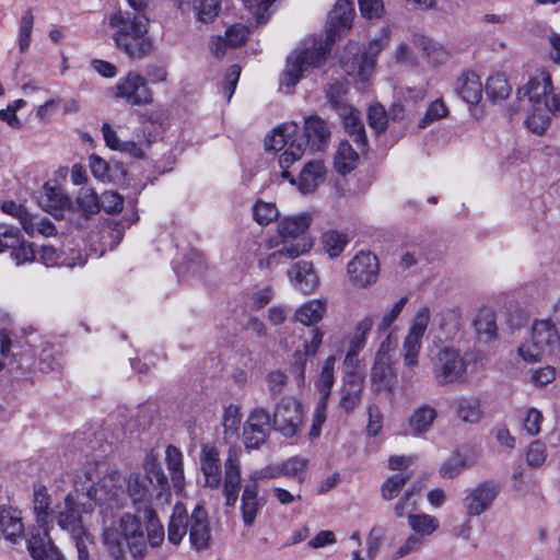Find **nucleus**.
Returning a JSON list of instances; mask_svg holds the SVG:
<instances>
[{
	"label": "nucleus",
	"mask_w": 560,
	"mask_h": 560,
	"mask_svg": "<svg viewBox=\"0 0 560 560\" xmlns=\"http://www.w3.org/2000/svg\"><path fill=\"white\" fill-rule=\"evenodd\" d=\"M61 366L62 358L59 352L51 348L43 349L38 362V368L42 372L58 371Z\"/></svg>",
	"instance_id": "nucleus-58"
},
{
	"label": "nucleus",
	"mask_w": 560,
	"mask_h": 560,
	"mask_svg": "<svg viewBox=\"0 0 560 560\" xmlns=\"http://www.w3.org/2000/svg\"><path fill=\"white\" fill-rule=\"evenodd\" d=\"M455 413L465 423H478L483 417L480 399L474 396L459 397L455 401Z\"/></svg>",
	"instance_id": "nucleus-31"
},
{
	"label": "nucleus",
	"mask_w": 560,
	"mask_h": 560,
	"mask_svg": "<svg viewBox=\"0 0 560 560\" xmlns=\"http://www.w3.org/2000/svg\"><path fill=\"white\" fill-rule=\"evenodd\" d=\"M143 518L145 520V528L148 532L147 542L151 546L156 547L163 541L164 530L162 525L159 523L156 513L151 508H145L143 511Z\"/></svg>",
	"instance_id": "nucleus-43"
},
{
	"label": "nucleus",
	"mask_w": 560,
	"mask_h": 560,
	"mask_svg": "<svg viewBox=\"0 0 560 560\" xmlns=\"http://www.w3.org/2000/svg\"><path fill=\"white\" fill-rule=\"evenodd\" d=\"M192 10L199 22L210 23L221 10V0H192Z\"/></svg>",
	"instance_id": "nucleus-42"
},
{
	"label": "nucleus",
	"mask_w": 560,
	"mask_h": 560,
	"mask_svg": "<svg viewBox=\"0 0 560 560\" xmlns=\"http://www.w3.org/2000/svg\"><path fill=\"white\" fill-rule=\"evenodd\" d=\"M511 85L504 74L495 73L488 78L486 83V94L492 102L503 101L511 93Z\"/></svg>",
	"instance_id": "nucleus-39"
},
{
	"label": "nucleus",
	"mask_w": 560,
	"mask_h": 560,
	"mask_svg": "<svg viewBox=\"0 0 560 560\" xmlns=\"http://www.w3.org/2000/svg\"><path fill=\"white\" fill-rule=\"evenodd\" d=\"M225 483L241 485V467L234 450L229 451V456L224 464V478Z\"/></svg>",
	"instance_id": "nucleus-55"
},
{
	"label": "nucleus",
	"mask_w": 560,
	"mask_h": 560,
	"mask_svg": "<svg viewBox=\"0 0 560 560\" xmlns=\"http://www.w3.org/2000/svg\"><path fill=\"white\" fill-rule=\"evenodd\" d=\"M410 477L409 474H397L388 477L381 488L382 498L387 501L396 498Z\"/></svg>",
	"instance_id": "nucleus-46"
},
{
	"label": "nucleus",
	"mask_w": 560,
	"mask_h": 560,
	"mask_svg": "<svg viewBox=\"0 0 560 560\" xmlns=\"http://www.w3.org/2000/svg\"><path fill=\"white\" fill-rule=\"evenodd\" d=\"M188 516L185 515L182 506L177 505L174 509V513L170 520L168 528H167V538L168 540L177 545L182 541L184 535L188 530V526L186 525Z\"/></svg>",
	"instance_id": "nucleus-41"
},
{
	"label": "nucleus",
	"mask_w": 560,
	"mask_h": 560,
	"mask_svg": "<svg viewBox=\"0 0 560 560\" xmlns=\"http://www.w3.org/2000/svg\"><path fill=\"white\" fill-rule=\"evenodd\" d=\"M27 549L34 560H65L46 529L31 535Z\"/></svg>",
	"instance_id": "nucleus-21"
},
{
	"label": "nucleus",
	"mask_w": 560,
	"mask_h": 560,
	"mask_svg": "<svg viewBox=\"0 0 560 560\" xmlns=\"http://www.w3.org/2000/svg\"><path fill=\"white\" fill-rule=\"evenodd\" d=\"M415 45L421 49L428 62L433 66H440L450 58L448 50L439 42L423 35L416 36Z\"/></svg>",
	"instance_id": "nucleus-29"
},
{
	"label": "nucleus",
	"mask_w": 560,
	"mask_h": 560,
	"mask_svg": "<svg viewBox=\"0 0 560 560\" xmlns=\"http://www.w3.org/2000/svg\"><path fill=\"white\" fill-rule=\"evenodd\" d=\"M373 325L374 320L372 316H365L357 323L350 339L348 355H354L364 348L366 336L371 331Z\"/></svg>",
	"instance_id": "nucleus-40"
},
{
	"label": "nucleus",
	"mask_w": 560,
	"mask_h": 560,
	"mask_svg": "<svg viewBox=\"0 0 560 560\" xmlns=\"http://www.w3.org/2000/svg\"><path fill=\"white\" fill-rule=\"evenodd\" d=\"M115 97L122 98L133 106H145L153 103V92L148 80L141 74L130 71L120 78L113 88Z\"/></svg>",
	"instance_id": "nucleus-10"
},
{
	"label": "nucleus",
	"mask_w": 560,
	"mask_h": 560,
	"mask_svg": "<svg viewBox=\"0 0 560 560\" xmlns=\"http://www.w3.org/2000/svg\"><path fill=\"white\" fill-rule=\"evenodd\" d=\"M326 96L330 103V105L338 112L343 110L347 112V103L345 101V95L347 92L345 83L334 80L328 82L326 89Z\"/></svg>",
	"instance_id": "nucleus-45"
},
{
	"label": "nucleus",
	"mask_w": 560,
	"mask_h": 560,
	"mask_svg": "<svg viewBox=\"0 0 560 560\" xmlns=\"http://www.w3.org/2000/svg\"><path fill=\"white\" fill-rule=\"evenodd\" d=\"M288 277L295 289L304 294L312 293L318 287V276L310 261L300 260L289 270Z\"/></svg>",
	"instance_id": "nucleus-18"
},
{
	"label": "nucleus",
	"mask_w": 560,
	"mask_h": 560,
	"mask_svg": "<svg viewBox=\"0 0 560 560\" xmlns=\"http://www.w3.org/2000/svg\"><path fill=\"white\" fill-rule=\"evenodd\" d=\"M348 234L336 230H328L322 235V244L325 253L330 258L338 257L349 244Z\"/></svg>",
	"instance_id": "nucleus-37"
},
{
	"label": "nucleus",
	"mask_w": 560,
	"mask_h": 560,
	"mask_svg": "<svg viewBox=\"0 0 560 560\" xmlns=\"http://www.w3.org/2000/svg\"><path fill=\"white\" fill-rule=\"evenodd\" d=\"M430 316L429 307L423 306L416 313L411 320L401 348L404 365L407 368L417 366L419 363L422 338L428 328Z\"/></svg>",
	"instance_id": "nucleus-9"
},
{
	"label": "nucleus",
	"mask_w": 560,
	"mask_h": 560,
	"mask_svg": "<svg viewBox=\"0 0 560 560\" xmlns=\"http://www.w3.org/2000/svg\"><path fill=\"white\" fill-rule=\"evenodd\" d=\"M408 525L413 532L412 534L418 535L423 539L424 537L434 534L439 529L440 523L435 516L430 514L408 513Z\"/></svg>",
	"instance_id": "nucleus-35"
},
{
	"label": "nucleus",
	"mask_w": 560,
	"mask_h": 560,
	"mask_svg": "<svg viewBox=\"0 0 560 560\" xmlns=\"http://www.w3.org/2000/svg\"><path fill=\"white\" fill-rule=\"evenodd\" d=\"M438 415V410L429 404H422L415 408L408 419L409 434L412 436H421L429 432Z\"/></svg>",
	"instance_id": "nucleus-23"
},
{
	"label": "nucleus",
	"mask_w": 560,
	"mask_h": 560,
	"mask_svg": "<svg viewBox=\"0 0 560 560\" xmlns=\"http://www.w3.org/2000/svg\"><path fill=\"white\" fill-rule=\"evenodd\" d=\"M254 219L260 225H267L278 217V210L273 203L257 201L254 206Z\"/></svg>",
	"instance_id": "nucleus-59"
},
{
	"label": "nucleus",
	"mask_w": 560,
	"mask_h": 560,
	"mask_svg": "<svg viewBox=\"0 0 560 560\" xmlns=\"http://www.w3.org/2000/svg\"><path fill=\"white\" fill-rule=\"evenodd\" d=\"M276 0H242L258 23H265L270 16V8Z\"/></svg>",
	"instance_id": "nucleus-57"
},
{
	"label": "nucleus",
	"mask_w": 560,
	"mask_h": 560,
	"mask_svg": "<svg viewBox=\"0 0 560 560\" xmlns=\"http://www.w3.org/2000/svg\"><path fill=\"white\" fill-rule=\"evenodd\" d=\"M240 408L235 405H230L224 409L222 425L224 429L225 439L236 438L241 425Z\"/></svg>",
	"instance_id": "nucleus-44"
},
{
	"label": "nucleus",
	"mask_w": 560,
	"mask_h": 560,
	"mask_svg": "<svg viewBox=\"0 0 560 560\" xmlns=\"http://www.w3.org/2000/svg\"><path fill=\"white\" fill-rule=\"evenodd\" d=\"M335 363L336 359L334 355H329L322 366L319 378L317 381V389L319 393V399L329 400L331 388L335 383Z\"/></svg>",
	"instance_id": "nucleus-38"
},
{
	"label": "nucleus",
	"mask_w": 560,
	"mask_h": 560,
	"mask_svg": "<svg viewBox=\"0 0 560 560\" xmlns=\"http://www.w3.org/2000/svg\"><path fill=\"white\" fill-rule=\"evenodd\" d=\"M372 389L376 393H393L395 386L394 369L385 355L377 357L371 371Z\"/></svg>",
	"instance_id": "nucleus-24"
},
{
	"label": "nucleus",
	"mask_w": 560,
	"mask_h": 560,
	"mask_svg": "<svg viewBox=\"0 0 560 560\" xmlns=\"http://www.w3.org/2000/svg\"><path fill=\"white\" fill-rule=\"evenodd\" d=\"M50 499L45 488L35 490L34 492V511L37 515V521L45 524L48 516Z\"/></svg>",
	"instance_id": "nucleus-61"
},
{
	"label": "nucleus",
	"mask_w": 560,
	"mask_h": 560,
	"mask_svg": "<svg viewBox=\"0 0 560 560\" xmlns=\"http://www.w3.org/2000/svg\"><path fill=\"white\" fill-rule=\"evenodd\" d=\"M468 361L452 346L438 350L432 360V375L440 386L464 385L468 380Z\"/></svg>",
	"instance_id": "nucleus-6"
},
{
	"label": "nucleus",
	"mask_w": 560,
	"mask_h": 560,
	"mask_svg": "<svg viewBox=\"0 0 560 560\" xmlns=\"http://www.w3.org/2000/svg\"><path fill=\"white\" fill-rule=\"evenodd\" d=\"M517 354L526 363L538 362L542 357L548 355L533 338L518 346Z\"/></svg>",
	"instance_id": "nucleus-51"
},
{
	"label": "nucleus",
	"mask_w": 560,
	"mask_h": 560,
	"mask_svg": "<svg viewBox=\"0 0 560 560\" xmlns=\"http://www.w3.org/2000/svg\"><path fill=\"white\" fill-rule=\"evenodd\" d=\"M265 498L259 495L258 485L248 482L243 489L241 497L242 520L246 527H252L265 506Z\"/></svg>",
	"instance_id": "nucleus-17"
},
{
	"label": "nucleus",
	"mask_w": 560,
	"mask_h": 560,
	"mask_svg": "<svg viewBox=\"0 0 560 560\" xmlns=\"http://www.w3.org/2000/svg\"><path fill=\"white\" fill-rule=\"evenodd\" d=\"M380 271L377 257L372 253H358L347 266L350 280L358 287L366 288L376 282Z\"/></svg>",
	"instance_id": "nucleus-13"
},
{
	"label": "nucleus",
	"mask_w": 560,
	"mask_h": 560,
	"mask_svg": "<svg viewBox=\"0 0 560 560\" xmlns=\"http://www.w3.org/2000/svg\"><path fill=\"white\" fill-rule=\"evenodd\" d=\"M95 471L91 468L78 472L73 480L74 491L68 493L62 504L52 511V520L75 542L78 559L89 560L88 542L90 533L84 524V515L98 508V516L103 525V542L116 560L122 557L119 535L113 524L116 512L121 506V477L118 471L105 474L94 482Z\"/></svg>",
	"instance_id": "nucleus-1"
},
{
	"label": "nucleus",
	"mask_w": 560,
	"mask_h": 560,
	"mask_svg": "<svg viewBox=\"0 0 560 560\" xmlns=\"http://www.w3.org/2000/svg\"><path fill=\"white\" fill-rule=\"evenodd\" d=\"M144 474L133 472L127 479V493L139 512L151 508L153 497L156 500H168L170 485L161 463L155 454L149 453L143 460Z\"/></svg>",
	"instance_id": "nucleus-5"
},
{
	"label": "nucleus",
	"mask_w": 560,
	"mask_h": 560,
	"mask_svg": "<svg viewBox=\"0 0 560 560\" xmlns=\"http://www.w3.org/2000/svg\"><path fill=\"white\" fill-rule=\"evenodd\" d=\"M272 425L270 413L267 409L257 407L248 415L243 428V441L247 450H257L269 438Z\"/></svg>",
	"instance_id": "nucleus-12"
},
{
	"label": "nucleus",
	"mask_w": 560,
	"mask_h": 560,
	"mask_svg": "<svg viewBox=\"0 0 560 560\" xmlns=\"http://www.w3.org/2000/svg\"><path fill=\"white\" fill-rule=\"evenodd\" d=\"M368 119L370 127L376 132H383L387 126V116L385 108L380 105H371L368 110Z\"/></svg>",
	"instance_id": "nucleus-60"
},
{
	"label": "nucleus",
	"mask_w": 560,
	"mask_h": 560,
	"mask_svg": "<svg viewBox=\"0 0 560 560\" xmlns=\"http://www.w3.org/2000/svg\"><path fill=\"white\" fill-rule=\"evenodd\" d=\"M248 34V27L244 24L237 23L226 28L224 37L229 47L235 48L245 43Z\"/></svg>",
	"instance_id": "nucleus-62"
},
{
	"label": "nucleus",
	"mask_w": 560,
	"mask_h": 560,
	"mask_svg": "<svg viewBox=\"0 0 560 560\" xmlns=\"http://www.w3.org/2000/svg\"><path fill=\"white\" fill-rule=\"evenodd\" d=\"M354 15L352 2L338 0L328 15L326 39L314 42L311 47L295 49L287 59L280 84L291 89L304 72L320 67L327 59L332 44L350 30Z\"/></svg>",
	"instance_id": "nucleus-2"
},
{
	"label": "nucleus",
	"mask_w": 560,
	"mask_h": 560,
	"mask_svg": "<svg viewBox=\"0 0 560 560\" xmlns=\"http://www.w3.org/2000/svg\"><path fill=\"white\" fill-rule=\"evenodd\" d=\"M552 80L546 70H540L528 80L526 85L520 90L524 96H528L533 106H541L542 101L552 92Z\"/></svg>",
	"instance_id": "nucleus-22"
},
{
	"label": "nucleus",
	"mask_w": 560,
	"mask_h": 560,
	"mask_svg": "<svg viewBox=\"0 0 560 560\" xmlns=\"http://www.w3.org/2000/svg\"><path fill=\"white\" fill-rule=\"evenodd\" d=\"M326 168L322 161L308 162L299 176V189L302 194L313 192L325 180Z\"/></svg>",
	"instance_id": "nucleus-26"
},
{
	"label": "nucleus",
	"mask_w": 560,
	"mask_h": 560,
	"mask_svg": "<svg viewBox=\"0 0 560 560\" xmlns=\"http://www.w3.org/2000/svg\"><path fill=\"white\" fill-rule=\"evenodd\" d=\"M23 240V235L18 228L4 224L0 225V253L9 249L12 252Z\"/></svg>",
	"instance_id": "nucleus-49"
},
{
	"label": "nucleus",
	"mask_w": 560,
	"mask_h": 560,
	"mask_svg": "<svg viewBox=\"0 0 560 560\" xmlns=\"http://www.w3.org/2000/svg\"><path fill=\"white\" fill-rule=\"evenodd\" d=\"M33 25L34 15L32 10L28 9L23 13L19 25V48L22 52L26 51L31 46Z\"/></svg>",
	"instance_id": "nucleus-48"
},
{
	"label": "nucleus",
	"mask_w": 560,
	"mask_h": 560,
	"mask_svg": "<svg viewBox=\"0 0 560 560\" xmlns=\"http://www.w3.org/2000/svg\"><path fill=\"white\" fill-rule=\"evenodd\" d=\"M24 533L20 514L15 510L0 509V535L11 542H16Z\"/></svg>",
	"instance_id": "nucleus-28"
},
{
	"label": "nucleus",
	"mask_w": 560,
	"mask_h": 560,
	"mask_svg": "<svg viewBox=\"0 0 560 560\" xmlns=\"http://www.w3.org/2000/svg\"><path fill=\"white\" fill-rule=\"evenodd\" d=\"M77 203L84 214H94L100 210L98 197L91 188L80 189Z\"/></svg>",
	"instance_id": "nucleus-53"
},
{
	"label": "nucleus",
	"mask_w": 560,
	"mask_h": 560,
	"mask_svg": "<svg viewBox=\"0 0 560 560\" xmlns=\"http://www.w3.org/2000/svg\"><path fill=\"white\" fill-rule=\"evenodd\" d=\"M364 377L358 372H349L339 388V407L347 413L353 412L362 401Z\"/></svg>",
	"instance_id": "nucleus-16"
},
{
	"label": "nucleus",
	"mask_w": 560,
	"mask_h": 560,
	"mask_svg": "<svg viewBox=\"0 0 560 560\" xmlns=\"http://www.w3.org/2000/svg\"><path fill=\"white\" fill-rule=\"evenodd\" d=\"M307 465L308 460L306 458L299 456L291 457L282 463L283 476L298 478V480L302 482Z\"/></svg>",
	"instance_id": "nucleus-54"
},
{
	"label": "nucleus",
	"mask_w": 560,
	"mask_h": 560,
	"mask_svg": "<svg viewBox=\"0 0 560 560\" xmlns=\"http://www.w3.org/2000/svg\"><path fill=\"white\" fill-rule=\"evenodd\" d=\"M307 252V244L304 242H299L288 245H282V248L279 250H276L268 255L265 258H261L258 260V266L261 269L265 268H272L273 266H277L281 262H283V258L285 259H294L299 257L300 255Z\"/></svg>",
	"instance_id": "nucleus-32"
},
{
	"label": "nucleus",
	"mask_w": 560,
	"mask_h": 560,
	"mask_svg": "<svg viewBox=\"0 0 560 560\" xmlns=\"http://www.w3.org/2000/svg\"><path fill=\"white\" fill-rule=\"evenodd\" d=\"M39 260L47 267L62 265L70 268H73L75 266H83L86 262L85 257H83L80 253H77L75 257L73 256L71 258H63L62 260H60V256L57 249L48 245H44L42 247Z\"/></svg>",
	"instance_id": "nucleus-36"
},
{
	"label": "nucleus",
	"mask_w": 560,
	"mask_h": 560,
	"mask_svg": "<svg viewBox=\"0 0 560 560\" xmlns=\"http://www.w3.org/2000/svg\"><path fill=\"white\" fill-rule=\"evenodd\" d=\"M423 546V539L418 535L410 534L390 555V560H398L416 553Z\"/></svg>",
	"instance_id": "nucleus-52"
},
{
	"label": "nucleus",
	"mask_w": 560,
	"mask_h": 560,
	"mask_svg": "<svg viewBox=\"0 0 560 560\" xmlns=\"http://www.w3.org/2000/svg\"><path fill=\"white\" fill-rule=\"evenodd\" d=\"M326 308V300H310L295 311V319L306 326L315 325L324 317Z\"/></svg>",
	"instance_id": "nucleus-33"
},
{
	"label": "nucleus",
	"mask_w": 560,
	"mask_h": 560,
	"mask_svg": "<svg viewBox=\"0 0 560 560\" xmlns=\"http://www.w3.org/2000/svg\"><path fill=\"white\" fill-rule=\"evenodd\" d=\"M191 546L196 550H206L211 545V529L206 509L198 504L186 521Z\"/></svg>",
	"instance_id": "nucleus-14"
},
{
	"label": "nucleus",
	"mask_w": 560,
	"mask_h": 560,
	"mask_svg": "<svg viewBox=\"0 0 560 560\" xmlns=\"http://www.w3.org/2000/svg\"><path fill=\"white\" fill-rule=\"evenodd\" d=\"M456 92L468 104L475 105L481 100L482 83L475 72L464 73L456 84Z\"/></svg>",
	"instance_id": "nucleus-27"
},
{
	"label": "nucleus",
	"mask_w": 560,
	"mask_h": 560,
	"mask_svg": "<svg viewBox=\"0 0 560 560\" xmlns=\"http://www.w3.org/2000/svg\"><path fill=\"white\" fill-rule=\"evenodd\" d=\"M549 124L550 117L542 110L541 106H533L526 119L527 128L536 135H542L549 127Z\"/></svg>",
	"instance_id": "nucleus-47"
},
{
	"label": "nucleus",
	"mask_w": 560,
	"mask_h": 560,
	"mask_svg": "<svg viewBox=\"0 0 560 560\" xmlns=\"http://www.w3.org/2000/svg\"><path fill=\"white\" fill-rule=\"evenodd\" d=\"M201 471L206 486L218 488L222 479L221 460L218 448L211 444H205L200 453Z\"/></svg>",
	"instance_id": "nucleus-19"
},
{
	"label": "nucleus",
	"mask_w": 560,
	"mask_h": 560,
	"mask_svg": "<svg viewBox=\"0 0 560 560\" xmlns=\"http://www.w3.org/2000/svg\"><path fill=\"white\" fill-rule=\"evenodd\" d=\"M312 222V217L308 213H301L293 217H287L279 221L277 238L268 241V247H277L279 245H288L304 242L307 244V250L311 248L312 243L304 236Z\"/></svg>",
	"instance_id": "nucleus-11"
},
{
	"label": "nucleus",
	"mask_w": 560,
	"mask_h": 560,
	"mask_svg": "<svg viewBox=\"0 0 560 560\" xmlns=\"http://www.w3.org/2000/svg\"><path fill=\"white\" fill-rule=\"evenodd\" d=\"M447 115L448 108L441 98H438L429 105L424 116L420 119L418 127L424 129L429 125L446 117Z\"/></svg>",
	"instance_id": "nucleus-50"
},
{
	"label": "nucleus",
	"mask_w": 560,
	"mask_h": 560,
	"mask_svg": "<svg viewBox=\"0 0 560 560\" xmlns=\"http://www.w3.org/2000/svg\"><path fill=\"white\" fill-rule=\"evenodd\" d=\"M338 114L342 117L345 129L352 141L357 144V149L362 153L366 152L368 140L360 112L347 105V112L338 110Z\"/></svg>",
	"instance_id": "nucleus-25"
},
{
	"label": "nucleus",
	"mask_w": 560,
	"mask_h": 560,
	"mask_svg": "<svg viewBox=\"0 0 560 560\" xmlns=\"http://www.w3.org/2000/svg\"><path fill=\"white\" fill-rule=\"evenodd\" d=\"M388 40L389 33L387 30H383L381 36L371 40L361 56L352 59L347 56L342 57L340 62L345 72L366 80L375 67L378 54L387 46Z\"/></svg>",
	"instance_id": "nucleus-8"
},
{
	"label": "nucleus",
	"mask_w": 560,
	"mask_h": 560,
	"mask_svg": "<svg viewBox=\"0 0 560 560\" xmlns=\"http://www.w3.org/2000/svg\"><path fill=\"white\" fill-rule=\"evenodd\" d=\"M532 338L547 354L560 349V335L550 319H536L532 326Z\"/></svg>",
	"instance_id": "nucleus-20"
},
{
	"label": "nucleus",
	"mask_w": 560,
	"mask_h": 560,
	"mask_svg": "<svg viewBox=\"0 0 560 560\" xmlns=\"http://www.w3.org/2000/svg\"><path fill=\"white\" fill-rule=\"evenodd\" d=\"M46 197L47 202L44 203V207L48 212H51L52 214H56L58 211L66 209L70 206V199L60 191H57L55 189H50L46 194Z\"/></svg>",
	"instance_id": "nucleus-63"
},
{
	"label": "nucleus",
	"mask_w": 560,
	"mask_h": 560,
	"mask_svg": "<svg viewBox=\"0 0 560 560\" xmlns=\"http://www.w3.org/2000/svg\"><path fill=\"white\" fill-rule=\"evenodd\" d=\"M145 10L124 11L108 16V25L114 30L113 39L119 50L130 59L141 60L154 50V42L149 35V18Z\"/></svg>",
	"instance_id": "nucleus-4"
},
{
	"label": "nucleus",
	"mask_w": 560,
	"mask_h": 560,
	"mask_svg": "<svg viewBox=\"0 0 560 560\" xmlns=\"http://www.w3.org/2000/svg\"><path fill=\"white\" fill-rule=\"evenodd\" d=\"M165 463L171 475L173 487L182 491L185 485L183 454L178 447L168 445L165 450Z\"/></svg>",
	"instance_id": "nucleus-30"
},
{
	"label": "nucleus",
	"mask_w": 560,
	"mask_h": 560,
	"mask_svg": "<svg viewBox=\"0 0 560 560\" xmlns=\"http://www.w3.org/2000/svg\"><path fill=\"white\" fill-rule=\"evenodd\" d=\"M499 494L498 485L492 481H483L470 489L465 499L464 508L470 516H478L490 509Z\"/></svg>",
	"instance_id": "nucleus-15"
},
{
	"label": "nucleus",
	"mask_w": 560,
	"mask_h": 560,
	"mask_svg": "<svg viewBox=\"0 0 560 560\" xmlns=\"http://www.w3.org/2000/svg\"><path fill=\"white\" fill-rule=\"evenodd\" d=\"M271 421L272 428L282 436L294 438L303 427L304 409L295 398L284 397L276 405Z\"/></svg>",
	"instance_id": "nucleus-7"
},
{
	"label": "nucleus",
	"mask_w": 560,
	"mask_h": 560,
	"mask_svg": "<svg viewBox=\"0 0 560 560\" xmlns=\"http://www.w3.org/2000/svg\"><path fill=\"white\" fill-rule=\"evenodd\" d=\"M11 257L18 266L32 262L35 259L33 244L27 243L25 240L21 241V244L11 252Z\"/></svg>",
	"instance_id": "nucleus-64"
},
{
	"label": "nucleus",
	"mask_w": 560,
	"mask_h": 560,
	"mask_svg": "<svg viewBox=\"0 0 560 560\" xmlns=\"http://www.w3.org/2000/svg\"><path fill=\"white\" fill-rule=\"evenodd\" d=\"M465 468V458L460 454L455 453L441 466L440 474L443 478L452 479L458 476Z\"/></svg>",
	"instance_id": "nucleus-56"
},
{
	"label": "nucleus",
	"mask_w": 560,
	"mask_h": 560,
	"mask_svg": "<svg viewBox=\"0 0 560 560\" xmlns=\"http://www.w3.org/2000/svg\"><path fill=\"white\" fill-rule=\"evenodd\" d=\"M329 139L330 131L326 121L319 117H310L305 120V132L302 136H298L295 122H285L275 128L266 141V149L268 151L284 150L279 158L282 177L294 184L295 179L291 177L288 168L301 159L306 147L314 152L323 151L328 145Z\"/></svg>",
	"instance_id": "nucleus-3"
},
{
	"label": "nucleus",
	"mask_w": 560,
	"mask_h": 560,
	"mask_svg": "<svg viewBox=\"0 0 560 560\" xmlns=\"http://www.w3.org/2000/svg\"><path fill=\"white\" fill-rule=\"evenodd\" d=\"M360 150H354L348 141H341L334 159V166L337 173L346 175L355 168Z\"/></svg>",
	"instance_id": "nucleus-34"
}]
</instances>
